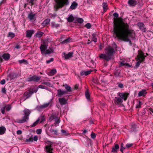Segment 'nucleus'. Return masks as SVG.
<instances>
[{"instance_id":"7c9ffc66","label":"nucleus","mask_w":153,"mask_h":153,"mask_svg":"<svg viewBox=\"0 0 153 153\" xmlns=\"http://www.w3.org/2000/svg\"><path fill=\"white\" fill-rule=\"evenodd\" d=\"M51 134L57 135L58 131L56 130H54L53 129H51L49 130Z\"/></svg>"},{"instance_id":"a878e982","label":"nucleus","mask_w":153,"mask_h":153,"mask_svg":"<svg viewBox=\"0 0 153 153\" xmlns=\"http://www.w3.org/2000/svg\"><path fill=\"white\" fill-rule=\"evenodd\" d=\"M78 5V4L75 1H74L70 6V8L72 10L76 8Z\"/></svg>"},{"instance_id":"6e6d98bb","label":"nucleus","mask_w":153,"mask_h":153,"mask_svg":"<svg viewBox=\"0 0 153 153\" xmlns=\"http://www.w3.org/2000/svg\"><path fill=\"white\" fill-rule=\"evenodd\" d=\"M56 71L55 69H53V70H51L50 71V73L53 75L56 74Z\"/></svg>"},{"instance_id":"4be33fe9","label":"nucleus","mask_w":153,"mask_h":153,"mask_svg":"<svg viewBox=\"0 0 153 153\" xmlns=\"http://www.w3.org/2000/svg\"><path fill=\"white\" fill-rule=\"evenodd\" d=\"M10 55L8 53H5L2 56L3 59H4L5 60H8L10 58Z\"/></svg>"},{"instance_id":"09e8293b","label":"nucleus","mask_w":153,"mask_h":153,"mask_svg":"<svg viewBox=\"0 0 153 153\" xmlns=\"http://www.w3.org/2000/svg\"><path fill=\"white\" fill-rule=\"evenodd\" d=\"M42 84H44L49 86H51V83L50 82H43L42 83Z\"/></svg>"},{"instance_id":"f03ea898","label":"nucleus","mask_w":153,"mask_h":153,"mask_svg":"<svg viewBox=\"0 0 153 153\" xmlns=\"http://www.w3.org/2000/svg\"><path fill=\"white\" fill-rule=\"evenodd\" d=\"M105 53L101 54L99 56L106 61H109L112 57L115 51L113 48L110 46L106 47L104 50Z\"/></svg>"},{"instance_id":"9d476101","label":"nucleus","mask_w":153,"mask_h":153,"mask_svg":"<svg viewBox=\"0 0 153 153\" xmlns=\"http://www.w3.org/2000/svg\"><path fill=\"white\" fill-rule=\"evenodd\" d=\"M118 95L120 97L126 101L128 96L129 94L127 93L120 92L118 93Z\"/></svg>"},{"instance_id":"2f4dec72","label":"nucleus","mask_w":153,"mask_h":153,"mask_svg":"<svg viewBox=\"0 0 153 153\" xmlns=\"http://www.w3.org/2000/svg\"><path fill=\"white\" fill-rule=\"evenodd\" d=\"M146 91L145 90L143 89L142 90L140 91L138 94V97H141L142 96H144V94H146Z\"/></svg>"},{"instance_id":"c85d7f7f","label":"nucleus","mask_w":153,"mask_h":153,"mask_svg":"<svg viewBox=\"0 0 153 153\" xmlns=\"http://www.w3.org/2000/svg\"><path fill=\"white\" fill-rule=\"evenodd\" d=\"M97 36V35L96 33H94L93 34H92L91 37V41H93L94 42H97V39L96 37Z\"/></svg>"},{"instance_id":"a18cd8bd","label":"nucleus","mask_w":153,"mask_h":153,"mask_svg":"<svg viewBox=\"0 0 153 153\" xmlns=\"http://www.w3.org/2000/svg\"><path fill=\"white\" fill-rule=\"evenodd\" d=\"M55 115H54L53 114H52L51 115V116L50 117V120H55L56 118L57 117Z\"/></svg>"},{"instance_id":"aec40b11","label":"nucleus","mask_w":153,"mask_h":153,"mask_svg":"<svg viewBox=\"0 0 153 153\" xmlns=\"http://www.w3.org/2000/svg\"><path fill=\"white\" fill-rule=\"evenodd\" d=\"M16 74L13 73H12L7 76V80L9 79L10 81L12 80L13 79L16 77Z\"/></svg>"},{"instance_id":"69168bd1","label":"nucleus","mask_w":153,"mask_h":153,"mask_svg":"<svg viewBox=\"0 0 153 153\" xmlns=\"http://www.w3.org/2000/svg\"><path fill=\"white\" fill-rule=\"evenodd\" d=\"M27 141L29 142H32L33 141V138H29L27 139Z\"/></svg>"},{"instance_id":"ea45409f","label":"nucleus","mask_w":153,"mask_h":153,"mask_svg":"<svg viewBox=\"0 0 153 153\" xmlns=\"http://www.w3.org/2000/svg\"><path fill=\"white\" fill-rule=\"evenodd\" d=\"M142 102L140 100L137 101V103L136 105V108H140L141 107V105L142 104Z\"/></svg>"},{"instance_id":"37998d69","label":"nucleus","mask_w":153,"mask_h":153,"mask_svg":"<svg viewBox=\"0 0 153 153\" xmlns=\"http://www.w3.org/2000/svg\"><path fill=\"white\" fill-rule=\"evenodd\" d=\"M39 89V88H41V89H45L48 90H49V88H47V87L43 86L42 85H39L38 86V87L37 88Z\"/></svg>"},{"instance_id":"79ce46f5","label":"nucleus","mask_w":153,"mask_h":153,"mask_svg":"<svg viewBox=\"0 0 153 153\" xmlns=\"http://www.w3.org/2000/svg\"><path fill=\"white\" fill-rule=\"evenodd\" d=\"M61 132L65 136H66L68 135V132L62 129L61 130Z\"/></svg>"},{"instance_id":"ddd939ff","label":"nucleus","mask_w":153,"mask_h":153,"mask_svg":"<svg viewBox=\"0 0 153 153\" xmlns=\"http://www.w3.org/2000/svg\"><path fill=\"white\" fill-rule=\"evenodd\" d=\"M62 54L64 55L63 57L65 59H68L72 57L73 53L72 52H69L68 54H66L65 53H63Z\"/></svg>"},{"instance_id":"39448f33","label":"nucleus","mask_w":153,"mask_h":153,"mask_svg":"<svg viewBox=\"0 0 153 153\" xmlns=\"http://www.w3.org/2000/svg\"><path fill=\"white\" fill-rule=\"evenodd\" d=\"M38 90V88H34L32 89H30L25 92L24 94V97H26V98L23 101L31 97L34 93L37 92Z\"/></svg>"},{"instance_id":"423d86ee","label":"nucleus","mask_w":153,"mask_h":153,"mask_svg":"<svg viewBox=\"0 0 153 153\" xmlns=\"http://www.w3.org/2000/svg\"><path fill=\"white\" fill-rule=\"evenodd\" d=\"M144 54V53L142 52H139L138 53L137 56V59L138 61L137 62L135 65L136 67H138L141 62L144 60L145 57Z\"/></svg>"},{"instance_id":"f257e3e1","label":"nucleus","mask_w":153,"mask_h":153,"mask_svg":"<svg viewBox=\"0 0 153 153\" xmlns=\"http://www.w3.org/2000/svg\"><path fill=\"white\" fill-rule=\"evenodd\" d=\"M114 31L119 39L128 42L131 45L129 38L134 39L135 34L134 30L129 29V25L120 18H114Z\"/></svg>"},{"instance_id":"393cba45","label":"nucleus","mask_w":153,"mask_h":153,"mask_svg":"<svg viewBox=\"0 0 153 153\" xmlns=\"http://www.w3.org/2000/svg\"><path fill=\"white\" fill-rule=\"evenodd\" d=\"M125 66L126 67H130L131 66L128 63L125 62V61H123L121 62H120V66Z\"/></svg>"},{"instance_id":"4c0bfd02","label":"nucleus","mask_w":153,"mask_h":153,"mask_svg":"<svg viewBox=\"0 0 153 153\" xmlns=\"http://www.w3.org/2000/svg\"><path fill=\"white\" fill-rule=\"evenodd\" d=\"M71 39L70 38H68L67 39L64 40L62 42V44H64L65 43H68L70 42Z\"/></svg>"},{"instance_id":"13d9d810","label":"nucleus","mask_w":153,"mask_h":153,"mask_svg":"<svg viewBox=\"0 0 153 153\" xmlns=\"http://www.w3.org/2000/svg\"><path fill=\"white\" fill-rule=\"evenodd\" d=\"M42 105L43 107V108H44L47 107L49 105V103H45Z\"/></svg>"},{"instance_id":"58836bf2","label":"nucleus","mask_w":153,"mask_h":153,"mask_svg":"<svg viewBox=\"0 0 153 153\" xmlns=\"http://www.w3.org/2000/svg\"><path fill=\"white\" fill-rule=\"evenodd\" d=\"M124 144L123 143H121V147L120 148V151L123 153V151L124 149H126V146H124Z\"/></svg>"},{"instance_id":"6ab92c4d","label":"nucleus","mask_w":153,"mask_h":153,"mask_svg":"<svg viewBox=\"0 0 153 153\" xmlns=\"http://www.w3.org/2000/svg\"><path fill=\"white\" fill-rule=\"evenodd\" d=\"M128 3L130 6H134L137 4V2L135 0H128Z\"/></svg>"},{"instance_id":"1a4fd4ad","label":"nucleus","mask_w":153,"mask_h":153,"mask_svg":"<svg viewBox=\"0 0 153 153\" xmlns=\"http://www.w3.org/2000/svg\"><path fill=\"white\" fill-rule=\"evenodd\" d=\"M6 108V110L9 111L12 108L11 104H8L4 107L1 108V113L3 114H4L5 113V109Z\"/></svg>"},{"instance_id":"0e129e2a","label":"nucleus","mask_w":153,"mask_h":153,"mask_svg":"<svg viewBox=\"0 0 153 153\" xmlns=\"http://www.w3.org/2000/svg\"><path fill=\"white\" fill-rule=\"evenodd\" d=\"M33 140L35 141H37L38 139V137L37 136H35L33 137Z\"/></svg>"},{"instance_id":"f704fd0d","label":"nucleus","mask_w":153,"mask_h":153,"mask_svg":"<svg viewBox=\"0 0 153 153\" xmlns=\"http://www.w3.org/2000/svg\"><path fill=\"white\" fill-rule=\"evenodd\" d=\"M38 120V121L40 123H41L44 122L45 120V117L44 116L42 115L41 116L37 119Z\"/></svg>"},{"instance_id":"cd10ccee","label":"nucleus","mask_w":153,"mask_h":153,"mask_svg":"<svg viewBox=\"0 0 153 153\" xmlns=\"http://www.w3.org/2000/svg\"><path fill=\"white\" fill-rule=\"evenodd\" d=\"M50 21V19H47L43 21V22L42 23V25L43 26H45L49 24Z\"/></svg>"},{"instance_id":"5fc2aeb1","label":"nucleus","mask_w":153,"mask_h":153,"mask_svg":"<svg viewBox=\"0 0 153 153\" xmlns=\"http://www.w3.org/2000/svg\"><path fill=\"white\" fill-rule=\"evenodd\" d=\"M85 26L87 28L89 29L91 27V25L90 23H88L86 24Z\"/></svg>"},{"instance_id":"f3484780","label":"nucleus","mask_w":153,"mask_h":153,"mask_svg":"<svg viewBox=\"0 0 153 153\" xmlns=\"http://www.w3.org/2000/svg\"><path fill=\"white\" fill-rule=\"evenodd\" d=\"M59 102L61 105H64L67 103V100L64 98H59Z\"/></svg>"},{"instance_id":"9b49d317","label":"nucleus","mask_w":153,"mask_h":153,"mask_svg":"<svg viewBox=\"0 0 153 153\" xmlns=\"http://www.w3.org/2000/svg\"><path fill=\"white\" fill-rule=\"evenodd\" d=\"M114 101L115 104L120 105L123 102L122 99L120 97H115L114 99Z\"/></svg>"},{"instance_id":"052dcab7","label":"nucleus","mask_w":153,"mask_h":153,"mask_svg":"<svg viewBox=\"0 0 153 153\" xmlns=\"http://www.w3.org/2000/svg\"><path fill=\"white\" fill-rule=\"evenodd\" d=\"M19 63H25L26 62V63H27V61L26 60H25L24 59L20 60L19 61Z\"/></svg>"},{"instance_id":"7ed1b4c3","label":"nucleus","mask_w":153,"mask_h":153,"mask_svg":"<svg viewBox=\"0 0 153 153\" xmlns=\"http://www.w3.org/2000/svg\"><path fill=\"white\" fill-rule=\"evenodd\" d=\"M55 4L54 8L55 11L59 8H62L64 5H67L69 4V0H54Z\"/></svg>"},{"instance_id":"b1692460","label":"nucleus","mask_w":153,"mask_h":153,"mask_svg":"<svg viewBox=\"0 0 153 153\" xmlns=\"http://www.w3.org/2000/svg\"><path fill=\"white\" fill-rule=\"evenodd\" d=\"M63 86L65 87L66 90V91H67V93H68V92H70L72 91L71 87L68 85L67 84H65V85H63Z\"/></svg>"},{"instance_id":"bb28decb","label":"nucleus","mask_w":153,"mask_h":153,"mask_svg":"<svg viewBox=\"0 0 153 153\" xmlns=\"http://www.w3.org/2000/svg\"><path fill=\"white\" fill-rule=\"evenodd\" d=\"M68 22H72L74 20V17L72 15H68V18H67Z\"/></svg>"},{"instance_id":"49530a36","label":"nucleus","mask_w":153,"mask_h":153,"mask_svg":"<svg viewBox=\"0 0 153 153\" xmlns=\"http://www.w3.org/2000/svg\"><path fill=\"white\" fill-rule=\"evenodd\" d=\"M133 143H127L126 146V149H128L133 146Z\"/></svg>"},{"instance_id":"5701e85b","label":"nucleus","mask_w":153,"mask_h":153,"mask_svg":"<svg viewBox=\"0 0 153 153\" xmlns=\"http://www.w3.org/2000/svg\"><path fill=\"white\" fill-rule=\"evenodd\" d=\"M54 48L53 47H49L48 49L46 50L45 54H50L53 52Z\"/></svg>"},{"instance_id":"603ef678","label":"nucleus","mask_w":153,"mask_h":153,"mask_svg":"<svg viewBox=\"0 0 153 153\" xmlns=\"http://www.w3.org/2000/svg\"><path fill=\"white\" fill-rule=\"evenodd\" d=\"M39 111H40L43 108V107L42 105L38 106L36 108Z\"/></svg>"},{"instance_id":"864d4df0","label":"nucleus","mask_w":153,"mask_h":153,"mask_svg":"<svg viewBox=\"0 0 153 153\" xmlns=\"http://www.w3.org/2000/svg\"><path fill=\"white\" fill-rule=\"evenodd\" d=\"M118 87L120 88H123L124 87L123 85L121 83H117Z\"/></svg>"},{"instance_id":"6e6552de","label":"nucleus","mask_w":153,"mask_h":153,"mask_svg":"<svg viewBox=\"0 0 153 153\" xmlns=\"http://www.w3.org/2000/svg\"><path fill=\"white\" fill-rule=\"evenodd\" d=\"M47 145L46 146V152L47 153H53L52 151L53 149L52 148L51 145L53 143L51 141H48L47 142Z\"/></svg>"},{"instance_id":"bf43d9fd","label":"nucleus","mask_w":153,"mask_h":153,"mask_svg":"<svg viewBox=\"0 0 153 153\" xmlns=\"http://www.w3.org/2000/svg\"><path fill=\"white\" fill-rule=\"evenodd\" d=\"M96 137V134L92 132L91 134V137L93 139H94Z\"/></svg>"},{"instance_id":"338daca9","label":"nucleus","mask_w":153,"mask_h":153,"mask_svg":"<svg viewBox=\"0 0 153 153\" xmlns=\"http://www.w3.org/2000/svg\"><path fill=\"white\" fill-rule=\"evenodd\" d=\"M5 81L4 79L2 80L0 82V83L2 85H4L5 83Z\"/></svg>"},{"instance_id":"680f3d73","label":"nucleus","mask_w":153,"mask_h":153,"mask_svg":"<svg viewBox=\"0 0 153 153\" xmlns=\"http://www.w3.org/2000/svg\"><path fill=\"white\" fill-rule=\"evenodd\" d=\"M36 132L37 134H40L42 132V130L41 129H37Z\"/></svg>"},{"instance_id":"de8ad7c7","label":"nucleus","mask_w":153,"mask_h":153,"mask_svg":"<svg viewBox=\"0 0 153 153\" xmlns=\"http://www.w3.org/2000/svg\"><path fill=\"white\" fill-rule=\"evenodd\" d=\"M39 122L38 121V120H37L35 122H34L32 125L30 126L31 127H34Z\"/></svg>"},{"instance_id":"2eb2a0df","label":"nucleus","mask_w":153,"mask_h":153,"mask_svg":"<svg viewBox=\"0 0 153 153\" xmlns=\"http://www.w3.org/2000/svg\"><path fill=\"white\" fill-rule=\"evenodd\" d=\"M34 30H27L26 31V36L27 37L30 38L32 34L34 33Z\"/></svg>"},{"instance_id":"8fccbe9b","label":"nucleus","mask_w":153,"mask_h":153,"mask_svg":"<svg viewBox=\"0 0 153 153\" xmlns=\"http://www.w3.org/2000/svg\"><path fill=\"white\" fill-rule=\"evenodd\" d=\"M77 22L79 23H82L83 22V19L82 18H79L77 19Z\"/></svg>"},{"instance_id":"0eeeda50","label":"nucleus","mask_w":153,"mask_h":153,"mask_svg":"<svg viewBox=\"0 0 153 153\" xmlns=\"http://www.w3.org/2000/svg\"><path fill=\"white\" fill-rule=\"evenodd\" d=\"M40 76H37L36 75L33 76H31V75H30L29 77L25 79V81H26L28 82H30L32 81L38 82L40 80Z\"/></svg>"},{"instance_id":"20e7f679","label":"nucleus","mask_w":153,"mask_h":153,"mask_svg":"<svg viewBox=\"0 0 153 153\" xmlns=\"http://www.w3.org/2000/svg\"><path fill=\"white\" fill-rule=\"evenodd\" d=\"M24 113L25 116L23 117L21 119H17L15 120V121L19 123H22L27 122L29 119V116L30 114V111L27 109H25L24 111Z\"/></svg>"},{"instance_id":"c03bdc74","label":"nucleus","mask_w":153,"mask_h":153,"mask_svg":"<svg viewBox=\"0 0 153 153\" xmlns=\"http://www.w3.org/2000/svg\"><path fill=\"white\" fill-rule=\"evenodd\" d=\"M15 34L12 32H9L8 34V37H10L11 38H13L15 36Z\"/></svg>"},{"instance_id":"774afa93","label":"nucleus","mask_w":153,"mask_h":153,"mask_svg":"<svg viewBox=\"0 0 153 153\" xmlns=\"http://www.w3.org/2000/svg\"><path fill=\"white\" fill-rule=\"evenodd\" d=\"M1 92L4 93H6V90L4 88H2L1 89Z\"/></svg>"},{"instance_id":"4468645a","label":"nucleus","mask_w":153,"mask_h":153,"mask_svg":"<svg viewBox=\"0 0 153 153\" xmlns=\"http://www.w3.org/2000/svg\"><path fill=\"white\" fill-rule=\"evenodd\" d=\"M137 25L139 29L143 32H146V30L145 27V25L143 23L139 22L137 24Z\"/></svg>"},{"instance_id":"e2e57ef3","label":"nucleus","mask_w":153,"mask_h":153,"mask_svg":"<svg viewBox=\"0 0 153 153\" xmlns=\"http://www.w3.org/2000/svg\"><path fill=\"white\" fill-rule=\"evenodd\" d=\"M113 16L116 18H118L119 16V14L117 12H115L113 14Z\"/></svg>"},{"instance_id":"4d7b16f0","label":"nucleus","mask_w":153,"mask_h":153,"mask_svg":"<svg viewBox=\"0 0 153 153\" xmlns=\"http://www.w3.org/2000/svg\"><path fill=\"white\" fill-rule=\"evenodd\" d=\"M55 123H59L60 122V120L59 118H58V117H57L55 119Z\"/></svg>"},{"instance_id":"e433bc0d","label":"nucleus","mask_w":153,"mask_h":153,"mask_svg":"<svg viewBox=\"0 0 153 153\" xmlns=\"http://www.w3.org/2000/svg\"><path fill=\"white\" fill-rule=\"evenodd\" d=\"M43 32H39L36 34V36L37 37L40 38L43 35Z\"/></svg>"},{"instance_id":"a211bd4d","label":"nucleus","mask_w":153,"mask_h":153,"mask_svg":"<svg viewBox=\"0 0 153 153\" xmlns=\"http://www.w3.org/2000/svg\"><path fill=\"white\" fill-rule=\"evenodd\" d=\"M67 94V91H65L62 90L61 89H58L57 90V95L61 97L62 95Z\"/></svg>"},{"instance_id":"3c124183","label":"nucleus","mask_w":153,"mask_h":153,"mask_svg":"<svg viewBox=\"0 0 153 153\" xmlns=\"http://www.w3.org/2000/svg\"><path fill=\"white\" fill-rule=\"evenodd\" d=\"M54 59L53 58H51L50 59L47 60L46 61V63L47 64H49L50 62L53 61Z\"/></svg>"},{"instance_id":"72a5a7b5","label":"nucleus","mask_w":153,"mask_h":153,"mask_svg":"<svg viewBox=\"0 0 153 153\" xmlns=\"http://www.w3.org/2000/svg\"><path fill=\"white\" fill-rule=\"evenodd\" d=\"M51 26L52 28H58L59 27V24H56L54 22H52L51 23Z\"/></svg>"},{"instance_id":"c756f323","label":"nucleus","mask_w":153,"mask_h":153,"mask_svg":"<svg viewBox=\"0 0 153 153\" xmlns=\"http://www.w3.org/2000/svg\"><path fill=\"white\" fill-rule=\"evenodd\" d=\"M35 16V14H33L32 13H30L28 14L27 17L31 21L34 19Z\"/></svg>"},{"instance_id":"a19ab883","label":"nucleus","mask_w":153,"mask_h":153,"mask_svg":"<svg viewBox=\"0 0 153 153\" xmlns=\"http://www.w3.org/2000/svg\"><path fill=\"white\" fill-rule=\"evenodd\" d=\"M85 96L86 99L88 100H90V96L89 93L88 92V91H86L85 92Z\"/></svg>"},{"instance_id":"c9c22d12","label":"nucleus","mask_w":153,"mask_h":153,"mask_svg":"<svg viewBox=\"0 0 153 153\" xmlns=\"http://www.w3.org/2000/svg\"><path fill=\"white\" fill-rule=\"evenodd\" d=\"M104 12H105L106 10L108 9V5L105 2H103L102 4Z\"/></svg>"},{"instance_id":"473e14b6","label":"nucleus","mask_w":153,"mask_h":153,"mask_svg":"<svg viewBox=\"0 0 153 153\" xmlns=\"http://www.w3.org/2000/svg\"><path fill=\"white\" fill-rule=\"evenodd\" d=\"M6 131L5 128L4 126L0 127V134H4Z\"/></svg>"},{"instance_id":"f8f14e48","label":"nucleus","mask_w":153,"mask_h":153,"mask_svg":"<svg viewBox=\"0 0 153 153\" xmlns=\"http://www.w3.org/2000/svg\"><path fill=\"white\" fill-rule=\"evenodd\" d=\"M40 48L41 53L42 55L45 54L46 50L47 48V45L45 44H42L41 45Z\"/></svg>"},{"instance_id":"412c9836","label":"nucleus","mask_w":153,"mask_h":153,"mask_svg":"<svg viewBox=\"0 0 153 153\" xmlns=\"http://www.w3.org/2000/svg\"><path fill=\"white\" fill-rule=\"evenodd\" d=\"M119 148V146L117 144H115L114 146L112 147L111 152L113 153H116L117 152V150Z\"/></svg>"},{"instance_id":"dca6fc26","label":"nucleus","mask_w":153,"mask_h":153,"mask_svg":"<svg viewBox=\"0 0 153 153\" xmlns=\"http://www.w3.org/2000/svg\"><path fill=\"white\" fill-rule=\"evenodd\" d=\"M92 71L91 70L87 71H81L80 72V75L81 76H87L90 74Z\"/></svg>"}]
</instances>
